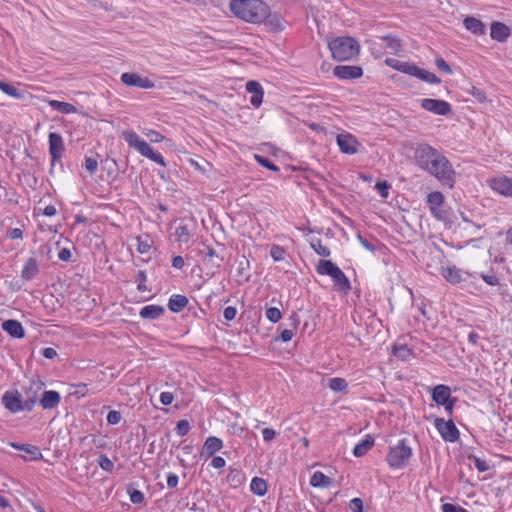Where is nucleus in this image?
<instances>
[{
	"instance_id": "obj_1",
	"label": "nucleus",
	"mask_w": 512,
	"mask_h": 512,
	"mask_svg": "<svg viewBox=\"0 0 512 512\" xmlns=\"http://www.w3.org/2000/svg\"><path fill=\"white\" fill-rule=\"evenodd\" d=\"M231 12L249 23H261L270 15L269 6L262 0H231Z\"/></svg>"
},
{
	"instance_id": "obj_2",
	"label": "nucleus",
	"mask_w": 512,
	"mask_h": 512,
	"mask_svg": "<svg viewBox=\"0 0 512 512\" xmlns=\"http://www.w3.org/2000/svg\"><path fill=\"white\" fill-rule=\"evenodd\" d=\"M333 59L347 61L359 54V42L349 36H339L328 42Z\"/></svg>"
},
{
	"instance_id": "obj_3",
	"label": "nucleus",
	"mask_w": 512,
	"mask_h": 512,
	"mask_svg": "<svg viewBox=\"0 0 512 512\" xmlns=\"http://www.w3.org/2000/svg\"><path fill=\"white\" fill-rule=\"evenodd\" d=\"M425 171L436 177L442 185L454 187L456 173L449 160L441 153L433 159Z\"/></svg>"
},
{
	"instance_id": "obj_4",
	"label": "nucleus",
	"mask_w": 512,
	"mask_h": 512,
	"mask_svg": "<svg viewBox=\"0 0 512 512\" xmlns=\"http://www.w3.org/2000/svg\"><path fill=\"white\" fill-rule=\"evenodd\" d=\"M316 271L320 275H328L332 278L334 286L339 290L347 294L351 290V284L349 279L343 273V271L332 261L321 259L319 260Z\"/></svg>"
},
{
	"instance_id": "obj_5",
	"label": "nucleus",
	"mask_w": 512,
	"mask_h": 512,
	"mask_svg": "<svg viewBox=\"0 0 512 512\" xmlns=\"http://www.w3.org/2000/svg\"><path fill=\"white\" fill-rule=\"evenodd\" d=\"M121 137L127 142V144L130 147L136 149L142 156L150 159L151 161L161 166H166V163L162 155L155 152L147 142L140 139V137L135 131L124 130L121 133Z\"/></svg>"
},
{
	"instance_id": "obj_6",
	"label": "nucleus",
	"mask_w": 512,
	"mask_h": 512,
	"mask_svg": "<svg viewBox=\"0 0 512 512\" xmlns=\"http://www.w3.org/2000/svg\"><path fill=\"white\" fill-rule=\"evenodd\" d=\"M412 456V448L401 439L397 445L390 447L386 456L388 465L393 469H401L407 465Z\"/></svg>"
},
{
	"instance_id": "obj_7",
	"label": "nucleus",
	"mask_w": 512,
	"mask_h": 512,
	"mask_svg": "<svg viewBox=\"0 0 512 512\" xmlns=\"http://www.w3.org/2000/svg\"><path fill=\"white\" fill-rule=\"evenodd\" d=\"M2 404L12 413L27 411L25 399L19 391H6L2 396Z\"/></svg>"
},
{
	"instance_id": "obj_8",
	"label": "nucleus",
	"mask_w": 512,
	"mask_h": 512,
	"mask_svg": "<svg viewBox=\"0 0 512 512\" xmlns=\"http://www.w3.org/2000/svg\"><path fill=\"white\" fill-rule=\"evenodd\" d=\"M435 427L445 441L455 442L459 439V431L453 420L435 419Z\"/></svg>"
},
{
	"instance_id": "obj_9",
	"label": "nucleus",
	"mask_w": 512,
	"mask_h": 512,
	"mask_svg": "<svg viewBox=\"0 0 512 512\" xmlns=\"http://www.w3.org/2000/svg\"><path fill=\"white\" fill-rule=\"evenodd\" d=\"M440 152L428 144H421L415 150L417 165L425 170Z\"/></svg>"
},
{
	"instance_id": "obj_10",
	"label": "nucleus",
	"mask_w": 512,
	"mask_h": 512,
	"mask_svg": "<svg viewBox=\"0 0 512 512\" xmlns=\"http://www.w3.org/2000/svg\"><path fill=\"white\" fill-rule=\"evenodd\" d=\"M44 383L39 379H32L29 381V386L25 388L24 399L27 411H31L35 406L38 395L42 391Z\"/></svg>"
},
{
	"instance_id": "obj_11",
	"label": "nucleus",
	"mask_w": 512,
	"mask_h": 512,
	"mask_svg": "<svg viewBox=\"0 0 512 512\" xmlns=\"http://www.w3.org/2000/svg\"><path fill=\"white\" fill-rule=\"evenodd\" d=\"M444 196L439 191H434L428 194L427 204L431 214L438 220L445 219V212L443 210Z\"/></svg>"
},
{
	"instance_id": "obj_12",
	"label": "nucleus",
	"mask_w": 512,
	"mask_h": 512,
	"mask_svg": "<svg viewBox=\"0 0 512 512\" xmlns=\"http://www.w3.org/2000/svg\"><path fill=\"white\" fill-rule=\"evenodd\" d=\"M421 107L427 111L442 116L448 115L452 111L451 105L448 102L432 98L423 99Z\"/></svg>"
},
{
	"instance_id": "obj_13",
	"label": "nucleus",
	"mask_w": 512,
	"mask_h": 512,
	"mask_svg": "<svg viewBox=\"0 0 512 512\" xmlns=\"http://www.w3.org/2000/svg\"><path fill=\"white\" fill-rule=\"evenodd\" d=\"M199 253L203 257V264L210 268L212 274H214L222 265L223 256H220L212 247L205 246L204 249L199 251Z\"/></svg>"
},
{
	"instance_id": "obj_14",
	"label": "nucleus",
	"mask_w": 512,
	"mask_h": 512,
	"mask_svg": "<svg viewBox=\"0 0 512 512\" xmlns=\"http://www.w3.org/2000/svg\"><path fill=\"white\" fill-rule=\"evenodd\" d=\"M63 138L59 133H49V154L51 156L52 166L56 161L60 160L64 152Z\"/></svg>"
},
{
	"instance_id": "obj_15",
	"label": "nucleus",
	"mask_w": 512,
	"mask_h": 512,
	"mask_svg": "<svg viewBox=\"0 0 512 512\" xmlns=\"http://www.w3.org/2000/svg\"><path fill=\"white\" fill-rule=\"evenodd\" d=\"M337 144L342 153L353 155L358 152L359 142L358 140L350 133L339 134L337 135Z\"/></svg>"
},
{
	"instance_id": "obj_16",
	"label": "nucleus",
	"mask_w": 512,
	"mask_h": 512,
	"mask_svg": "<svg viewBox=\"0 0 512 512\" xmlns=\"http://www.w3.org/2000/svg\"><path fill=\"white\" fill-rule=\"evenodd\" d=\"M121 81L127 86H135L143 89H151L155 86V84L150 79L142 78L137 73H123L121 75Z\"/></svg>"
},
{
	"instance_id": "obj_17",
	"label": "nucleus",
	"mask_w": 512,
	"mask_h": 512,
	"mask_svg": "<svg viewBox=\"0 0 512 512\" xmlns=\"http://www.w3.org/2000/svg\"><path fill=\"white\" fill-rule=\"evenodd\" d=\"M333 74L339 79H357L363 75V70L360 66L338 65L333 69Z\"/></svg>"
},
{
	"instance_id": "obj_18",
	"label": "nucleus",
	"mask_w": 512,
	"mask_h": 512,
	"mask_svg": "<svg viewBox=\"0 0 512 512\" xmlns=\"http://www.w3.org/2000/svg\"><path fill=\"white\" fill-rule=\"evenodd\" d=\"M490 187L504 196H512V178L502 176L491 180Z\"/></svg>"
},
{
	"instance_id": "obj_19",
	"label": "nucleus",
	"mask_w": 512,
	"mask_h": 512,
	"mask_svg": "<svg viewBox=\"0 0 512 512\" xmlns=\"http://www.w3.org/2000/svg\"><path fill=\"white\" fill-rule=\"evenodd\" d=\"M246 90L252 94V97L250 99V103L255 108H258L263 101V88L261 84L257 81H248L246 83Z\"/></svg>"
},
{
	"instance_id": "obj_20",
	"label": "nucleus",
	"mask_w": 512,
	"mask_h": 512,
	"mask_svg": "<svg viewBox=\"0 0 512 512\" xmlns=\"http://www.w3.org/2000/svg\"><path fill=\"white\" fill-rule=\"evenodd\" d=\"M223 447V442L220 438L215 436H210L204 442V445L201 450V457L205 456L206 458L211 457L217 451H219Z\"/></svg>"
},
{
	"instance_id": "obj_21",
	"label": "nucleus",
	"mask_w": 512,
	"mask_h": 512,
	"mask_svg": "<svg viewBox=\"0 0 512 512\" xmlns=\"http://www.w3.org/2000/svg\"><path fill=\"white\" fill-rule=\"evenodd\" d=\"M511 34L510 28L501 22H493L490 27V36L492 39L503 42L505 41Z\"/></svg>"
},
{
	"instance_id": "obj_22",
	"label": "nucleus",
	"mask_w": 512,
	"mask_h": 512,
	"mask_svg": "<svg viewBox=\"0 0 512 512\" xmlns=\"http://www.w3.org/2000/svg\"><path fill=\"white\" fill-rule=\"evenodd\" d=\"M60 399V394L57 391H44L39 399V404L43 409H53L59 405Z\"/></svg>"
},
{
	"instance_id": "obj_23",
	"label": "nucleus",
	"mask_w": 512,
	"mask_h": 512,
	"mask_svg": "<svg viewBox=\"0 0 512 512\" xmlns=\"http://www.w3.org/2000/svg\"><path fill=\"white\" fill-rule=\"evenodd\" d=\"M2 329L8 333L11 337L21 339L24 337V329L21 323L14 319L5 320L2 323Z\"/></svg>"
},
{
	"instance_id": "obj_24",
	"label": "nucleus",
	"mask_w": 512,
	"mask_h": 512,
	"mask_svg": "<svg viewBox=\"0 0 512 512\" xmlns=\"http://www.w3.org/2000/svg\"><path fill=\"white\" fill-rule=\"evenodd\" d=\"M463 24L468 31L475 35H483L486 32L485 24L473 16L466 17L463 21Z\"/></svg>"
},
{
	"instance_id": "obj_25",
	"label": "nucleus",
	"mask_w": 512,
	"mask_h": 512,
	"mask_svg": "<svg viewBox=\"0 0 512 512\" xmlns=\"http://www.w3.org/2000/svg\"><path fill=\"white\" fill-rule=\"evenodd\" d=\"M451 397V390L446 385H437L432 392V399L438 405L445 404Z\"/></svg>"
},
{
	"instance_id": "obj_26",
	"label": "nucleus",
	"mask_w": 512,
	"mask_h": 512,
	"mask_svg": "<svg viewBox=\"0 0 512 512\" xmlns=\"http://www.w3.org/2000/svg\"><path fill=\"white\" fill-rule=\"evenodd\" d=\"M38 263L35 257H30L26 260L21 272V277L27 281L32 280L38 273Z\"/></svg>"
},
{
	"instance_id": "obj_27",
	"label": "nucleus",
	"mask_w": 512,
	"mask_h": 512,
	"mask_svg": "<svg viewBox=\"0 0 512 512\" xmlns=\"http://www.w3.org/2000/svg\"><path fill=\"white\" fill-rule=\"evenodd\" d=\"M164 312V307L160 305H147L140 310L139 315L143 319L155 320L161 317L164 314Z\"/></svg>"
},
{
	"instance_id": "obj_28",
	"label": "nucleus",
	"mask_w": 512,
	"mask_h": 512,
	"mask_svg": "<svg viewBox=\"0 0 512 512\" xmlns=\"http://www.w3.org/2000/svg\"><path fill=\"white\" fill-rule=\"evenodd\" d=\"M188 298L184 295H172L168 302V308L174 312H181L188 305Z\"/></svg>"
},
{
	"instance_id": "obj_29",
	"label": "nucleus",
	"mask_w": 512,
	"mask_h": 512,
	"mask_svg": "<svg viewBox=\"0 0 512 512\" xmlns=\"http://www.w3.org/2000/svg\"><path fill=\"white\" fill-rule=\"evenodd\" d=\"M374 443V438L371 435H366L365 439L354 447L353 455L355 457L364 456L374 446Z\"/></svg>"
},
{
	"instance_id": "obj_30",
	"label": "nucleus",
	"mask_w": 512,
	"mask_h": 512,
	"mask_svg": "<svg viewBox=\"0 0 512 512\" xmlns=\"http://www.w3.org/2000/svg\"><path fill=\"white\" fill-rule=\"evenodd\" d=\"M11 446L17 450H21V451H24L25 453L29 454L30 460H38V459L42 458V453L37 446L30 445V444H18V443H12Z\"/></svg>"
},
{
	"instance_id": "obj_31",
	"label": "nucleus",
	"mask_w": 512,
	"mask_h": 512,
	"mask_svg": "<svg viewBox=\"0 0 512 512\" xmlns=\"http://www.w3.org/2000/svg\"><path fill=\"white\" fill-rule=\"evenodd\" d=\"M310 484L313 487L325 488V487L331 486L332 479L330 477L326 476L324 473H322L320 471H316L310 479Z\"/></svg>"
},
{
	"instance_id": "obj_32",
	"label": "nucleus",
	"mask_w": 512,
	"mask_h": 512,
	"mask_svg": "<svg viewBox=\"0 0 512 512\" xmlns=\"http://www.w3.org/2000/svg\"><path fill=\"white\" fill-rule=\"evenodd\" d=\"M49 105L52 109L59 111L61 113H64V114L75 113L77 111V108L68 102L51 100V101H49Z\"/></svg>"
},
{
	"instance_id": "obj_33",
	"label": "nucleus",
	"mask_w": 512,
	"mask_h": 512,
	"mask_svg": "<svg viewBox=\"0 0 512 512\" xmlns=\"http://www.w3.org/2000/svg\"><path fill=\"white\" fill-rule=\"evenodd\" d=\"M267 483L263 478L254 477L250 484L251 491L258 496H264L267 492Z\"/></svg>"
},
{
	"instance_id": "obj_34",
	"label": "nucleus",
	"mask_w": 512,
	"mask_h": 512,
	"mask_svg": "<svg viewBox=\"0 0 512 512\" xmlns=\"http://www.w3.org/2000/svg\"><path fill=\"white\" fill-rule=\"evenodd\" d=\"M443 277L452 284H458L462 281L461 272L456 268H444L442 270Z\"/></svg>"
},
{
	"instance_id": "obj_35",
	"label": "nucleus",
	"mask_w": 512,
	"mask_h": 512,
	"mask_svg": "<svg viewBox=\"0 0 512 512\" xmlns=\"http://www.w3.org/2000/svg\"><path fill=\"white\" fill-rule=\"evenodd\" d=\"M381 39L392 53H398L402 48L401 40L395 36L387 35L383 36Z\"/></svg>"
},
{
	"instance_id": "obj_36",
	"label": "nucleus",
	"mask_w": 512,
	"mask_h": 512,
	"mask_svg": "<svg viewBox=\"0 0 512 512\" xmlns=\"http://www.w3.org/2000/svg\"><path fill=\"white\" fill-rule=\"evenodd\" d=\"M328 387L334 392H344L348 388V383L344 378L335 377L329 380Z\"/></svg>"
},
{
	"instance_id": "obj_37",
	"label": "nucleus",
	"mask_w": 512,
	"mask_h": 512,
	"mask_svg": "<svg viewBox=\"0 0 512 512\" xmlns=\"http://www.w3.org/2000/svg\"><path fill=\"white\" fill-rule=\"evenodd\" d=\"M248 269L249 261L245 257H242L238 263L237 276L240 277L243 281H249L250 275L248 274Z\"/></svg>"
},
{
	"instance_id": "obj_38",
	"label": "nucleus",
	"mask_w": 512,
	"mask_h": 512,
	"mask_svg": "<svg viewBox=\"0 0 512 512\" xmlns=\"http://www.w3.org/2000/svg\"><path fill=\"white\" fill-rule=\"evenodd\" d=\"M393 354H394V356H396L397 358H399L401 360H407L412 355V351L408 348L407 345L395 344L393 347Z\"/></svg>"
},
{
	"instance_id": "obj_39",
	"label": "nucleus",
	"mask_w": 512,
	"mask_h": 512,
	"mask_svg": "<svg viewBox=\"0 0 512 512\" xmlns=\"http://www.w3.org/2000/svg\"><path fill=\"white\" fill-rule=\"evenodd\" d=\"M417 78L430 84H439L441 82V79L437 77L434 73H431L421 68L419 69Z\"/></svg>"
},
{
	"instance_id": "obj_40",
	"label": "nucleus",
	"mask_w": 512,
	"mask_h": 512,
	"mask_svg": "<svg viewBox=\"0 0 512 512\" xmlns=\"http://www.w3.org/2000/svg\"><path fill=\"white\" fill-rule=\"evenodd\" d=\"M419 69L420 68L418 66H416L415 64H411L409 62H402L401 65L397 67V71L414 77H417Z\"/></svg>"
},
{
	"instance_id": "obj_41",
	"label": "nucleus",
	"mask_w": 512,
	"mask_h": 512,
	"mask_svg": "<svg viewBox=\"0 0 512 512\" xmlns=\"http://www.w3.org/2000/svg\"><path fill=\"white\" fill-rule=\"evenodd\" d=\"M0 90L14 98H21L22 96L21 92L16 87L6 82L0 81Z\"/></svg>"
},
{
	"instance_id": "obj_42",
	"label": "nucleus",
	"mask_w": 512,
	"mask_h": 512,
	"mask_svg": "<svg viewBox=\"0 0 512 512\" xmlns=\"http://www.w3.org/2000/svg\"><path fill=\"white\" fill-rule=\"evenodd\" d=\"M311 247L318 255L324 257L330 256V249L327 246L323 245L320 239H318L316 242H312Z\"/></svg>"
},
{
	"instance_id": "obj_43",
	"label": "nucleus",
	"mask_w": 512,
	"mask_h": 512,
	"mask_svg": "<svg viewBox=\"0 0 512 512\" xmlns=\"http://www.w3.org/2000/svg\"><path fill=\"white\" fill-rule=\"evenodd\" d=\"M190 431V423L186 419L179 420L176 425V433L178 436L183 437Z\"/></svg>"
},
{
	"instance_id": "obj_44",
	"label": "nucleus",
	"mask_w": 512,
	"mask_h": 512,
	"mask_svg": "<svg viewBox=\"0 0 512 512\" xmlns=\"http://www.w3.org/2000/svg\"><path fill=\"white\" fill-rule=\"evenodd\" d=\"M265 315L267 319L273 323H277L282 317L280 310L276 307L267 308Z\"/></svg>"
},
{
	"instance_id": "obj_45",
	"label": "nucleus",
	"mask_w": 512,
	"mask_h": 512,
	"mask_svg": "<svg viewBox=\"0 0 512 512\" xmlns=\"http://www.w3.org/2000/svg\"><path fill=\"white\" fill-rule=\"evenodd\" d=\"M98 464L104 471L107 472H112L114 469L113 462L105 454H101L99 456Z\"/></svg>"
},
{
	"instance_id": "obj_46",
	"label": "nucleus",
	"mask_w": 512,
	"mask_h": 512,
	"mask_svg": "<svg viewBox=\"0 0 512 512\" xmlns=\"http://www.w3.org/2000/svg\"><path fill=\"white\" fill-rule=\"evenodd\" d=\"M256 161L262 165L263 167H266L267 169L271 171L278 172L279 168L268 158L260 155H255Z\"/></svg>"
},
{
	"instance_id": "obj_47",
	"label": "nucleus",
	"mask_w": 512,
	"mask_h": 512,
	"mask_svg": "<svg viewBox=\"0 0 512 512\" xmlns=\"http://www.w3.org/2000/svg\"><path fill=\"white\" fill-rule=\"evenodd\" d=\"M175 234L177 235L179 241L188 242L190 239V232L186 225H180L176 228Z\"/></svg>"
},
{
	"instance_id": "obj_48",
	"label": "nucleus",
	"mask_w": 512,
	"mask_h": 512,
	"mask_svg": "<svg viewBox=\"0 0 512 512\" xmlns=\"http://www.w3.org/2000/svg\"><path fill=\"white\" fill-rule=\"evenodd\" d=\"M128 494L134 504H141L144 501V494L140 490L129 488Z\"/></svg>"
},
{
	"instance_id": "obj_49",
	"label": "nucleus",
	"mask_w": 512,
	"mask_h": 512,
	"mask_svg": "<svg viewBox=\"0 0 512 512\" xmlns=\"http://www.w3.org/2000/svg\"><path fill=\"white\" fill-rule=\"evenodd\" d=\"M270 255L275 261H281L284 259L285 250L279 245H273L270 250Z\"/></svg>"
},
{
	"instance_id": "obj_50",
	"label": "nucleus",
	"mask_w": 512,
	"mask_h": 512,
	"mask_svg": "<svg viewBox=\"0 0 512 512\" xmlns=\"http://www.w3.org/2000/svg\"><path fill=\"white\" fill-rule=\"evenodd\" d=\"M98 167V161L95 157H86L85 158V168L90 173L93 174L96 172Z\"/></svg>"
},
{
	"instance_id": "obj_51",
	"label": "nucleus",
	"mask_w": 512,
	"mask_h": 512,
	"mask_svg": "<svg viewBox=\"0 0 512 512\" xmlns=\"http://www.w3.org/2000/svg\"><path fill=\"white\" fill-rule=\"evenodd\" d=\"M375 187L382 198L388 197L390 184L387 181H378Z\"/></svg>"
},
{
	"instance_id": "obj_52",
	"label": "nucleus",
	"mask_w": 512,
	"mask_h": 512,
	"mask_svg": "<svg viewBox=\"0 0 512 512\" xmlns=\"http://www.w3.org/2000/svg\"><path fill=\"white\" fill-rule=\"evenodd\" d=\"M443 512H469L467 509L452 503H444L441 506Z\"/></svg>"
},
{
	"instance_id": "obj_53",
	"label": "nucleus",
	"mask_w": 512,
	"mask_h": 512,
	"mask_svg": "<svg viewBox=\"0 0 512 512\" xmlns=\"http://www.w3.org/2000/svg\"><path fill=\"white\" fill-rule=\"evenodd\" d=\"M469 93L476 98L479 102H485L487 100L486 93L475 86H471Z\"/></svg>"
},
{
	"instance_id": "obj_54",
	"label": "nucleus",
	"mask_w": 512,
	"mask_h": 512,
	"mask_svg": "<svg viewBox=\"0 0 512 512\" xmlns=\"http://www.w3.org/2000/svg\"><path fill=\"white\" fill-rule=\"evenodd\" d=\"M136 281L138 282L137 289L141 292L146 291L147 287L145 285L146 274L144 271L139 270L136 276Z\"/></svg>"
},
{
	"instance_id": "obj_55",
	"label": "nucleus",
	"mask_w": 512,
	"mask_h": 512,
	"mask_svg": "<svg viewBox=\"0 0 512 512\" xmlns=\"http://www.w3.org/2000/svg\"><path fill=\"white\" fill-rule=\"evenodd\" d=\"M435 65H436V67L441 72H444V73H447V74H451L452 73L451 67L449 66V64L443 58H437L435 60Z\"/></svg>"
},
{
	"instance_id": "obj_56",
	"label": "nucleus",
	"mask_w": 512,
	"mask_h": 512,
	"mask_svg": "<svg viewBox=\"0 0 512 512\" xmlns=\"http://www.w3.org/2000/svg\"><path fill=\"white\" fill-rule=\"evenodd\" d=\"M121 413L116 410H112L107 415V422L111 425H116L121 421Z\"/></svg>"
},
{
	"instance_id": "obj_57",
	"label": "nucleus",
	"mask_w": 512,
	"mask_h": 512,
	"mask_svg": "<svg viewBox=\"0 0 512 512\" xmlns=\"http://www.w3.org/2000/svg\"><path fill=\"white\" fill-rule=\"evenodd\" d=\"M473 459L474 465L479 472H485L489 469V465L485 460H482L476 456L471 457Z\"/></svg>"
},
{
	"instance_id": "obj_58",
	"label": "nucleus",
	"mask_w": 512,
	"mask_h": 512,
	"mask_svg": "<svg viewBox=\"0 0 512 512\" xmlns=\"http://www.w3.org/2000/svg\"><path fill=\"white\" fill-rule=\"evenodd\" d=\"M146 136L149 139V141L152 143H159L164 139V136L155 130H149L146 133Z\"/></svg>"
},
{
	"instance_id": "obj_59",
	"label": "nucleus",
	"mask_w": 512,
	"mask_h": 512,
	"mask_svg": "<svg viewBox=\"0 0 512 512\" xmlns=\"http://www.w3.org/2000/svg\"><path fill=\"white\" fill-rule=\"evenodd\" d=\"M350 509L353 512H364L363 511V501L360 498H353L350 501Z\"/></svg>"
},
{
	"instance_id": "obj_60",
	"label": "nucleus",
	"mask_w": 512,
	"mask_h": 512,
	"mask_svg": "<svg viewBox=\"0 0 512 512\" xmlns=\"http://www.w3.org/2000/svg\"><path fill=\"white\" fill-rule=\"evenodd\" d=\"M237 314V310L235 307L228 306L223 311V316L227 321H232L235 319Z\"/></svg>"
},
{
	"instance_id": "obj_61",
	"label": "nucleus",
	"mask_w": 512,
	"mask_h": 512,
	"mask_svg": "<svg viewBox=\"0 0 512 512\" xmlns=\"http://www.w3.org/2000/svg\"><path fill=\"white\" fill-rule=\"evenodd\" d=\"M173 399V394L170 392H162L160 394V402L165 406L170 405L173 402Z\"/></svg>"
},
{
	"instance_id": "obj_62",
	"label": "nucleus",
	"mask_w": 512,
	"mask_h": 512,
	"mask_svg": "<svg viewBox=\"0 0 512 512\" xmlns=\"http://www.w3.org/2000/svg\"><path fill=\"white\" fill-rule=\"evenodd\" d=\"M151 248V245L147 242V241H143L141 240L140 238H138V246H137V251L140 253V254H145L147 253Z\"/></svg>"
},
{
	"instance_id": "obj_63",
	"label": "nucleus",
	"mask_w": 512,
	"mask_h": 512,
	"mask_svg": "<svg viewBox=\"0 0 512 512\" xmlns=\"http://www.w3.org/2000/svg\"><path fill=\"white\" fill-rule=\"evenodd\" d=\"M263 439L266 442H270L276 436V432L272 428H265L262 430Z\"/></svg>"
},
{
	"instance_id": "obj_64",
	"label": "nucleus",
	"mask_w": 512,
	"mask_h": 512,
	"mask_svg": "<svg viewBox=\"0 0 512 512\" xmlns=\"http://www.w3.org/2000/svg\"><path fill=\"white\" fill-rule=\"evenodd\" d=\"M72 257V254H71V251L70 249L68 248H62L59 253H58V258L61 260V261H64V262H67L71 259Z\"/></svg>"
}]
</instances>
